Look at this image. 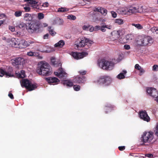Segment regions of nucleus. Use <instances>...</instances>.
Segmentation results:
<instances>
[{"mask_svg": "<svg viewBox=\"0 0 158 158\" xmlns=\"http://www.w3.org/2000/svg\"><path fill=\"white\" fill-rule=\"evenodd\" d=\"M48 28L49 33L52 36H54L56 34V32L51 27H48Z\"/></svg>", "mask_w": 158, "mask_h": 158, "instance_id": "obj_27", "label": "nucleus"}, {"mask_svg": "<svg viewBox=\"0 0 158 158\" xmlns=\"http://www.w3.org/2000/svg\"><path fill=\"white\" fill-rule=\"evenodd\" d=\"M23 8L25 10V11L27 12H29L31 10L30 8L28 6L24 7Z\"/></svg>", "mask_w": 158, "mask_h": 158, "instance_id": "obj_47", "label": "nucleus"}, {"mask_svg": "<svg viewBox=\"0 0 158 158\" xmlns=\"http://www.w3.org/2000/svg\"><path fill=\"white\" fill-rule=\"evenodd\" d=\"M153 42V39L149 36H139L137 41L138 45L141 46H146L150 44Z\"/></svg>", "mask_w": 158, "mask_h": 158, "instance_id": "obj_4", "label": "nucleus"}, {"mask_svg": "<svg viewBox=\"0 0 158 158\" xmlns=\"http://www.w3.org/2000/svg\"><path fill=\"white\" fill-rule=\"evenodd\" d=\"M63 83L64 85L69 87L73 85V82H72L70 80H64L63 81Z\"/></svg>", "mask_w": 158, "mask_h": 158, "instance_id": "obj_23", "label": "nucleus"}, {"mask_svg": "<svg viewBox=\"0 0 158 158\" xmlns=\"http://www.w3.org/2000/svg\"><path fill=\"white\" fill-rule=\"evenodd\" d=\"M98 64L104 70H110L113 69L114 63L112 61L102 59L98 61Z\"/></svg>", "mask_w": 158, "mask_h": 158, "instance_id": "obj_2", "label": "nucleus"}, {"mask_svg": "<svg viewBox=\"0 0 158 158\" xmlns=\"http://www.w3.org/2000/svg\"><path fill=\"white\" fill-rule=\"evenodd\" d=\"M9 29L12 32H14L15 31V27L13 26H9Z\"/></svg>", "mask_w": 158, "mask_h": 158, "instance_id": "obj_53", "label": "nucleus"}, {"mask_svg": "<svg viewBox=\"0 0 158 158\" xmlns=\"http://www.w3.org/2000/svg\"><path fill=\"white\" fill-rule=\"evenodd\" d=\"M111 81V79L108 76L104 75L100 76L96 81V82L100 84H104L105 85H109Z\"/></svg>", "mask_w": 158, "mask_h": 158, "instance_id": "obj_6", "label": "nucleus"}, {"mask_svg": "<svg viewBox=\"0 0 158 158\" xmlns=\"http://www.w3.org/2000/svg\"><path fill=\"white\" fill-rule=\"evenodd\" d=\"M40 28V23L36 22H31L28 24V31L30 33L35 32Z\"/></svg>", "mask_w": 158, "mask_h": 158, "instance_id": "obj_7", "label": "nucleus"}, {"mask_svg": "<svg viewBox=\"0 0 158 158\" xmlns=\"http://www.w3.org/2000/svg\"><path fill=\"white\" fill-rule=\"evenodd\" d=\"M46 81L50 85H55L60 81L58 78L56 77H48L45 78Z\"/></svg>", "mask_w": 158, "mask_h": 158, "instance_id": "obj_18", "label": "nucleus"}, {"mask_svg": "<svg viewBox=\"0 0 158 158\" xmlns=\"http://www.w3.org/2000/svg\"><path fill=\"white\" fill-rule=\"evenodd\" d=\"M153 139L152 132H144L141 137V140L144 143L150 142Z\"/></svg>", "mask_w": 158, "mask_h": 158, "instance_id": "obj_8", "label": "nucleus"}, {"mask_svg": "<svg viewBox=\"0 0 158 158\" xmlns=\"http://www.w3.org/2000/svg\"><path fill=\"white\" fill-rule=\"evenodd\" d=\"M10 44L12 47L15 48H19L22 47L21 45L20 41H19L18 39L12 38L11 39Z\"/></svg>", "mask_w": 158, "mask_h": 158, "instance_id": "obj_17", "label": "nucleus"}, {"mask_svg": "<svg viewBox=\"0 0 158 158\" xmlns=\"http://www.w3.org/2000/svg\"><path fill=\"white\" fill-rule=\"evenodd\" d=\"M68 18L71 20H74L76 19V17L73 15H70L68 16Z\"/></svg>", "mask_w": 158, "mask_h": 158, "instance_id": "obj_39", "label": "nucleus"}, {"mask_svg": "<svg viewBox=\"0 0 158 158\" xmlns=\"http://www.w3.org/2000/svg\"><path fill=\"white\" fill-rule=\"evenodd\" d=\"M132 25L134 26L136 28L139 29H141L143 28L142 26L139 24H135V23H132Z\"/></svg>", "mask_w": 158, "mask_h": 158, "instance_id": "obj_36", "label": "nucleus"}, {"mask_svg": "<svg viewBox=\"0 0 158 158\" xmlns=\"http://www.w3.org/2000/svg\"><path fill=\"white\" fill-rule=\"evenodd\" d=\"M54 74L56 76L60 78L65 79L67 76V73L62 68H59L57 72H54Z\"/></svg>", "mask_w": 158, "mask_h": 158, "instance_id": "obj_10", "label": "nucleus"}, {"mask_svg": "<svg viewBox=\"0 0 158 158\" xmlns=\"http://www.w3.org/2000/svg\"><path fill=\"white\" fill-rule=\"evenodd\" d=\"M100 30L103 32H104L106 31V29L105 28V27H104V25H103L102 26H101V28L100 29Z\"/></svg>", "mask_w": 158, "mask_h": 158, "instance_id": "obj_55", "label": "nucleus"}, {"mask_svg": "<svg viewBox=\"0 0 158 158\" xmlns=\"http://www.w3.org/2000/svg\"><path fill=\"white\" fill-rule=\"evenodd\" d=\"M25 59L23 57H17L12 59V64L14 66L23 64L25 62Z\"/></svg>", "mask_w": 158, "mask_h": 158, "instance_id": "obj_12", "label": "nucleus"}, {"mask_svg": "<svg viewBox=\"0 0 158 158\" xmlns=\"http://www.w3.org/2000/svg\"><path fill=\"white\" fill-rule=\"evenodd\" d=\"M89 26H88L86 25H84L82 27L83 29L84 30H88L89 29Z\"/></svg>", "mask_w": 158, "mask_h": 158, "instance_id": "obj_54", "label": "nucleus"}, {"mask_svg": "<svg viewBox=\"0 0 158 158\" xmlns=\"http://www.w3.org/2000/svg\"><path fill=\"white\" fill-rule=\"evenodd\" d=\"M120 36V31H114L111 33L109 40L114 41L117 40L118 38Z\"/></svg>", "mask_w": 158, "mask_h": 158, "instance_id": "obj_14", "label": "nucleus"}, {"mask_svg": "<svg viewBox=\"0 0 158 158\" xmlns=\"http://www.w3.org/2000/svg\"><path fill=\"white\" fill-rule=\"evenodd\" d=\"M133 35L131 34H129L126 36L125 38L127 42H129L133 39Z\"/></svg>", "mask_w": 158, "mask_h": 158, "instance_id": "obj_28", "label": "nucleus"}, {"mask_svg": "<svg viewBox=\"0 0 158 158\" xmlns=\"http://www.w3.org/2000/svg\"><path fill=\"white\" fill-rule=\"evenodd\" d=\"M114 22L115 23L118 25H121L123 23V20L121 19H116L114 20Z\"/></svg>", "mask_w": 158, "mask_h": 158, "instance_id": "obj_31", "label": "nucleus"}, {"mask_svg": "<svg viewBox=\"0 0 158 158\" xmlns=\"http://www.w3.org/2000/svg\"><path fill=\"white\" fill-rule=\"evenodd\" d=\"M141 68L138 64H136L135 66V69L138 70H139Z\"/></svg>", "mask_w": 158, "mask_h": 158, "instance_id": "obj_49", "label": "nucleus"}, {"mask_svg": "<svg viewBox=\"0 0 158 158\" xmlns=\"http://www.w3.org/2000/svg\"><path fill=\"white\" fill-rule=\"evenodd\" d=\"M51 62L52 64L53 65H55L56 63V61L55 60V59L52 57L51 59Z\"/></svg>", "mask_w": 158, "mask_h": 158, "instance_id": "obj_50", "label": "nucleus"}, {"mask_svg": "<svg viewBox=\"0 0 158 158\" xmlns=\"http://www.w3.org/2000/svg\"><path fill=\"white\" fill-rule=\"evenodd\" d=\"M104 27L105 28H107L109 29H111L112 28V26L111 25H104Z\"/></svg>", "mask_w": 158, "mask_h": 158, "instance_id": "obj_51", "label": "nucleus"}, {"mask_svg": "<svg viewBox=\"0 0 158 158\" xmlns=\"http://www.w3.org/2000/svg\"><path fill=\"white\" fill-rule=\"evenodd\" d=\"M157 27H154L151 29V31L154 33H156L157 31Z\"/></svg>", "mask_w": 158, "mask_h": 158, "instance_id": "obj_43", "label": "nucleus"}, {"mask_svg": "<svg viewBox=\"0 0 158 158\" xmlns=\"http://www.w3.org/2000/svg\"><path fill=\"white\" fill-rule=\"evenodd\" d=\"M125 147L124 146H119L118 147L119 150L121 151L124 150L125 149Z\"/></svg>", "mask_w": 158, "mask_h": 158, "instance_id": "obj_56", "label": "nucleus"}, {"mask_svg": "<svg viewBox=\"0 0 158 158\" xmlns=\"http://www.w3.org/2000/svg\"><path fill=\"white\" fill-rule=\"evenodd\" d=\"M78 73L81 76H84L86 74L87 71L85 70H80L78 72Z\"/></svg>", "mask_w": 158, "mask_h": 158, "instance_id": "obj_40", "label": "nucleus"}, {"mask_svg": "<svg viewBox=\"0 0 158 158\" xmlns=\"http://www.w3.org/2000/svg\"><path fill=\"white\" fill-rule=\"evenodd\" d=\"M24 19L27 21H31L32 20V17L31 14L26 13L24 16Z\"/></svg>", "mask_w": 158, "mask_h": 158, "instance_id": "obj_25", "label": "nucleus"}, {"mask_svg": "<svg viewBox=\"0 0 158 158\" xmlns=\"http://www.w3.org/2000/svg\"><path fill=\"white\" fill-rule=\"evenodd\" d=\"M6 17V15L4 14L0 13V19H2L3 18Z\"/></svg>", "mask_w": 158, "mask_h": 158, "instance_id": "obj_61", "label": "nucleus"}, {"mask_svg": "<svg viewBox=\"0 0 158 158\" xmlns=\"http://www.w3.org/2000/svg\"><path fill=\"white\" fill-rule=\"evenodd\" d=\"M152 70L154 71H158V65L156 64L154 65L153 66Z\"/></svg>", "mask_w": 158, "mask_h": 158, "instance_id": "obj_44", "label": "nucleus"}, {"mask_svg": "<svg viewBox=\"0 0 158 158\" xmlns=\"http://www.w3.org/2000/svg\"><path fill=\"white\" fill-rule=\"evenodd\" d=\"M16 28L24 29L26 26V24L23 22L18 21L14 24Z\"/></svg>", "mask_w": 158, "mask_h": 158, "instance_id": "obj_22", "label": "nucleus"}, {"mask_svg": "<svg viewBox=\"0 0 158 158\" xmlns=\"http://www.w3.org/2000/svg\"><path fill=\"white\" fill-rule=\"evenodd\" d=\"M101 26H96L94 27L95 31H97L100 30Z\"/></svg>", "mask_w": 158, "mask_h": 158, "instance_id": "obj_58", "label": "nucleus"}, {"mask_svg": "<svg viewBox=\"0 0 158 158\" xmlns=\"http://www.w3.org/2000/svg\"><path fill=\"white\" fill-rule=\"evenodd\" d=\"M86 80V77L84 76H77L73 79V81L78 83H84Z\"/></svg>", "mask_w": 158, "mask_h": 158, "instance_id": "obj_13", "label": "nucleus"}, {"mask_svg": "<svg viewBox=\"0 0 158 158\" xmlns=\"http://www.w3.org/2000/svg\"><path fill=\"white\" fill-rule=\"evenodd\" d=\"M140 118L144 121L148 122L150 121V118L145 110H141L139 112Z\"/></svg>", "mask_w": 158, "mask_h": 158, "instance_id": "obj_15", "label": "nucleus"}, {"mask_svg": "<svg viewBox=\"0 0 158 158\" xmlns=\"http://www.w3.org/2000/svg\"><path fill=\"white\" fill-rule=\"evenodd\" d=\"M22 11H16L15 12L14 15L16 17H19L21 16Z\"/></svg>", "mask_w": 158, "mask_h": 158, "instance_id": "obj_35", "label": "nucleus"}, {"mask_svg": "<svg viewBox=\"0 0 158 158\" xmlns=\"http://www.w3.org/2000/svg\"><path fill=\"white\" fill-rule=\"evenodd\" d=\"M44 17V14L41 13H39L38 14V18L39 19H43Z\"/></svg>", "mask_w": 158, "mask_h": 158, "instance_id": "obj_38", "label": "nucleus"}, {"mask_svg": "<svg viewBox=\"0 0 158 158\" xmlns=\"http://www.w3.org/2000/svg\"><path fill=\"white\" fill-rule=\"evenodd\" d=\"M112 16L114 18H115L117 17V13L114 11H112L111 12Z\"/></svg>", "mask_w": 158, "mask_h": 158, "instance_id": "obj_45", "label": "nucleus"}, {"mask_svg": "<svg viewBox=\"0 0 158 158\" xmlns=\"http://www.w3.org/2000/svg\"><path fill=\"white\" fill-rule=\"evenodd\" d=\"M27 55L29 56H35L36 53L35 52H27Z\"/></svg>", "mask_w": 158, "mask_h": 158, "instance_id": "obj_41", "label": "nucleus"}, {"mask_svg": "<svg viewBox=\"0 0 158 158\" xmlns=\"http://www.w3.org/2000/svg\"><path fill=\"white\" fill-rule=\"evenodd\" d=\"M9 97L11 99H13L14 98V97L13 96V95L12 94L9 92L8 95Z\"/></svg>", "mask_w": 158, "mask_h": 158, "instance_id": "obj_59", "label": "nucleus"}, {"mask_svg": "<svg viewBox=\"0 0 158 158\" xmlns=\"http://www.w3.org/2000/svg\"><path fill=\"white\" fill-rule=\"evenodd\" d=\"M124 48L126 50H129L131 48L130 45L127 44L124 45Z\"/></svg>", "mask_w": 158, "mask_h": 158, "instance_id": "obj_52", "label": "nucleus"}, {"mask_svg": "<svg viewBox=\"0 0 158 158\" xmlns=\"http://www.w3.org/2000/svg\"><path fill=\"white\" fill-rule=\"evenodd\" d=\"M101 13L104 16H106L107 14V10L103 7H100L99 8Z\"/></svg>", "mask_w": 158, "mask_h": 158, "instance_id": "obj_29", "label": "nucleus"}, {"mask_svg": "<svg viewBox=\"0 0 158 158\" xmlns=\"http://www.w3.org/2000/svg\"><path fill=\"white\" fill-rule=\"evenodd\" d=\"M130 15L132 14L136 13V12H139V8L138 6L133 7V6H130L129 7Z\"/></svg>", "mask_w": 158, "mask_h": 158, "instance_id": "obj_21", "label": "nucleus"}, {"mask_svg": "<svg viewBox=\"0 0 158 158\" xmlns=\"http://www.w3.org/2000/svg\"><path fill=\"white\" fill-rule=\"evenodd\" d=\"M48 24L45 23H43L41 24H40V28L45 27L48 26Z\"/></svg>", "mask_w": 158, "mask_h": 158, "instance_id": "obj_46", "label": "nucleus"}, {"mask_svg": "<svg viewBox=\"0 0 158 158\" xmlns=\"http://www.w3.org/2000/svg\"><path fill=\"white\" fill-rule=\"evenodd\" d=\"M48 5V3L47 2H45L43 3L42 6L44 7H47Z\"/></svg>", "mask_w": 158, "mask_h": 158, "instance_id": "obj_62", "label": "nucleus"}, {"mask_svg": "<svg viewBox=\"0 0 158 158\" xmlns=\"http://www.w3.org/2000/svg\"><path fill=\"white\" fill-rule=\"evenodd\" d=\"M9 71L6 72L2 69H0V77H2L5 75L6 77H12L14 76L12 72L13 69L12 68L9 69Z\"/></svg>", "mask_w": 158, "mask_h": 158, "instance_id": "obj_16", "label": "nucleus"}, {"mask_svg": "<svg viewBox=\"0 0 158 158\" xmlns=\"http://www.w3.org/2000/svg\"><path fill=\"white\" fill-rule=\"evenodd\" d=\"M88 53L85 52H72L71 55L75 59L78 60L83 58L84 56L88 55Z\"/></svg>", "mask_w": 158, "mask_h": 158, "instance_id": "obj_11", "label": "nucleus"}, {"mask_svg": "<svg viewBox=\"0 0 158 158\" xmlns=\"http://www.w3.org/2000/svg\"><path fill=\"white\" fill-rule=\"evenodd\" d=\"M94 30L95 31L94 27H91L89 28V31L91 32H92Z\"/></svg>", "mask_w": 158, "mask_h": 158, "instance_id": "obj_64", "label": "nucleus"}, {"mask_svg": "<svg viewBox=\"0 0 158 158\" xmlns=\"http://www.w3.org/2000/svg\"><path fill=\"white\" fill-rule=\"evenodd\" d=\"M18 77L20 78H23L25 77V72L23 70L21 71L20 73H19L18 76Z\"/></svg>", "mask_w": 158, "mask_h": 158, "instance_id": "obj_32", "label": "nucleus"}, {"mask_svg": "<svg viewBox=\"0 0 158 158\" xmlns=\"http://www.w3.org/2000/svg\"><path fill=\"white\" fill-rule=\"evenodd\" d=\"M147 92L149 95L155 98V100L158 102V92L156 89L152 87L148 88L147 89Z\"/></svg>", "mask_w": 158, "mask_h": 158, "instance_id": "obj_9", "label": "nucleus"}, {"mask_svg": "<svg viewBox=\"0 0 158 158\" xmlns=\"http://www.w3.org/2000/svg\"><path fill=\"white\" fill-rule=\"evenodd\" d=\"M34 42L31 40L25 41L24 40L20 41L21 45L22 47V48H25L30 45V44H33Z\"/></svg>", "mask_w": 158, "mask_h": 158, "instance_id": "obj_19", "label": "nucleus"}, {"mask_svg": "<svg viewBox=\"0 0 158 158\" xmlns=\"http://www.w3.org/2000/svg\"><path fill=\"white\" fill-rule=\"evenodd\" d=\"M21 84L22 87H25L27 89L30 91L33 90L37 87L36 84L32 83L31 81L27 79L22 80Z\"/></svg>", "mask_w": 158, "mask_h": 158, "instance_id": "obj_5", "label": "nucleus"}, {"mask_svg": "<svg viewBox=\"0 0 158 158\" xmlns=\"http://www.w3.org/2000/svg\"><path fill=\"white\" fill-rule=\"evenodd\" d=\"M139 72V75L140 76H142L143 73L145 72L144 70L142 68H141L140 69L138 70Z\"/></svg>", "mask_w": 158, "mask_h": 158, "instance_id": "obj_42", "label": "nucleus"}, {"mask_svg": "<svg viewBox=\"0 0 158 158\" xmlns=\"http://www.w3.org/2000/svg\"><path fill=\"white\" fill-rule=\"evenodd\" d=\"M68 10V9L66 8L61 7L59 8L57 10L59 12H64Z\"/></svg>", "mask_w": 158, "mask_h": 158, "instance_id": "obj_34", "label": "nucleus"}, {"mask_svg": "<svg viewBox=\"0 0 158 158\" xmlns=\"http://www.w3.org/2000/svg\"><path fill=\"white\" fill-rule=\"evenodd\" d=\"M113 108V106L110 105H109L108 106H106L105 108L106 113L107 114L108 113V111H107V110H108L109 111H110L112 110Z\"/></svg>", "mask_w": 158, "mask_h": 158, "instance_id": "obj_30", "label": "nucleus"}, {"mask_svg": "<svg viewBox=\"0 0 158 158\" xmlns=\"http://www.w3.org/2000/svg\"><path fill=\"white\" fill-rule=\"evenodd\" d=\"M120 14L123 15H130L129 7H125L122 8L118 10Z\"/></svg>", "mask_w": 158, "mask_h": 158, "instance_id": "obj_20", "label": "nucleus"}, {"mask_svg": "<svg viewBox=\"0 0 158 158\" xmlns=\"http://www.w3.org/2000/svg\"><path fill=\"white\" fill-rule=\"evenodd\" d=\"M93 43L92 41L89 39L85 37H82L78 40L75 45L77 48L79 47H86L85 48L87 49Z\"/></svg>", "mask_w": 158, "mask_h": 158, "instance_id": "obj_3", "label": "nucleus"}, {"mask_svg": "<svg viewBox=\"0 0 158 158\" xmlns=\"http://www.w3.org/2000/svg\"><path fill=\"white\" fill-rule=\"evenodd\" d=\"M80 86L79 85H73V88L75 91H78L80 90Z\"/></svg>", "mask_w": 158, "mask_h": 158, "instance_id": "obj_37", "label": "nucleus"}, {"mask_svg": "<svg viewBox=\"0 0 158 158\" xmlns=\"http://www.w3.org/2000/svg\"><path fill=\"white\" fill-rule=\"evenodd\" d=\"M155 134L157 136H158V124L156 127V130L155 132Z\"/></svg>", "mask_w": 158, "mask_h": 158, "instance_id": "obj_57", "label": "nucleus"}, {"mask_svg": "<svg viewBox=\"0 0 158 158\" xmlns=\"http://www.w3.org/2000/svg\"><path fill=\"white\" fill-rule=\"evenodd\" d=\"M36 71L38 74L44 76H48L52 73L51 67L46 62L43 63L40 67H38Z\"/></svg>", "mask_w": 158, "mask_h": 158, "instance_id": "obj_1", "label": "nucleus"}, {"mask_svg": "<svg viewBox=\"0 0 158 158\" xmlns=\"http://www.w3.org/2000/svg\"><path fill=\"white\" fill-rule=\"evenodd\" d=\"M64 44V42L63 40H60L59 42L56 44H55V47H60L62 48Z\"/></svg>", "mask_w": 158, "mask_h": 158, "instance_id": "obj_26", "label": "nucleus"}, {"mask_svg": "<svg viewBox=\"0 0 158 158\" xmlns=\"http://www.w3.org/2000/svg\"><path fill=\"white\" fill-rule=\"evenodd\" d=\"M24 2H27L29 4L32 5L33 4H37L38 2L35 0H23Z\"/></svg>", "mask_w": 158, "mask_h": 158, "instance_id": "obj_33", "label": "nucleus"}, {"mask_svg": "<svg viewBox=\"0 0 158 158\" xmlns=\"http://www.w3.org/2000/svg\"><path fill=\"white\" fill-rule=\"evenodd\" d=\"M153 155L152 154L148 153L145 155V156L147 157L150 158H152L153 157Z\"/></svg>", "mask_w": 158, "mask_h": 158, "instance_id": "obj_48", "label": "nucleus"}, {"mask_svg": "<svg viewBox=\"0 0 158 158\" xmlns=\"http://www.w3.org/2000/svg\"><path fill=\"white\" fill-rule=\"evenodd\" d=\"M31 7H32L33 8H39V6L37 4H33L31 5Z\"/></svg>", "mask_w": 158, "mask_h": 158, "instance_id": "obj_60", "label": "nucleus"}, {"mask_svg": "<svg viewBox=\"0 0 158 158\" xmlns=\"http://www.w3.org/2000/svg\"><path fill=\"white\" fill-rule=\"evenodd\" d=\"M49 36V34L48 33L46 34L45 35H44L43 36L44 39H47L48 38V37Z\"/></svg>", "mask_w": 158, "mask_h": 158, "instance_id": "obj_63", "label": "nucleus"}, {"mask_svg": "<svg viewBox=\"0 0 158 158\" xmlns=\"http://www.w3.org/2000/svg\"><path fill=\"white\" fill-rule=\"evenodd\" d=\"M127 72L126 70H123L122 73H120L117 76V78L121 79L125 78V76L124 75L127 73Z\"/></svg>", "mask_w": 158, "mask_h": 158, "instance_id": "obj_24", "label": "nucleus"}]
</instances>
